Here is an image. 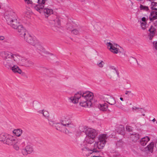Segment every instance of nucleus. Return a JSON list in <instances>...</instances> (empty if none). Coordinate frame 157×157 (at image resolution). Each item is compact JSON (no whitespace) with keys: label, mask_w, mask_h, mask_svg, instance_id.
<instances>
[{"label":"nucleus","mask_w":157,"mask_h":157,"mask_svg":"<svg viewBox=\"0 0 157 157\" xmlns=\"http://www.w3.org/2000/svg\"><path fill=\"white\" fill-rule=\"evenodd\" d=\"M93 93L89 91L82 92L79 91L77 92L73 97L70 98L71 102L76 104L79 101L80 106L84 107H89L92 105V101L93 98Z\"/></svg>","instance_id":"1"},{"label":"nucleus","mask_w":157,"mask_h":157,"mask_svg":"<svg viewBox=\"0 0 157 157\" xmlns=\"http://www.w3.org/2000/svg\"><path fill=\"white\" fill-rule=\"evenodd\" d=\"M0 56L3 58V65L7 68L10 69L15 73L21 74V70L17 65V63L4 53V51L0 53Z\"/></svg>","instance_id":"2"},{"label":"nucleus","mask_w":157,"mask_h":157,"mask_svg":"<svg viewBox=\"0 0 157 157\" xmlns=\"http://www.w3.org/2000/svg\"><path fill=\"white\" fill-rule=\"evenodd\" d=\"M0 141L10 146L13 145L17 143V140L14 137L4 133H2L0 134Z\"/></svg>","instance_id":"3"},{"label":"nucleus","mask_w":157,"mask_h":157,"mask_svg":"<svg viewBox=\"0 0 157 157\" xmlns=\"http://www.w3.org/2000/svg\"><path fill=\"white\" fill-rule=\"evenodd\" d=\"M4 53L10 58H12L17 64L24 66L26 61H27V59L26 58L22 57L18 54L13 53L9 52L4 51Z\"/></svg>","instance_id":"4"},{"label":"nucleus","mask_w":157,"mask_h":157,"mask_svg":"<svg viewBox=\"0 0 157 157\" xmlns=\"http://www.w3.org/2000/svg\"><path fill=\"white\" fill-rule=\"evenodd\" d=\"M49 23L53 25L54 27L52 28V29L55 31L57 30L55 29V27L58 28L60 27V19L59 17L57 16L53 15L50 20L49 21Z\"/></svg>","instance_id":"5"},{"label":"nucleus","mask_w":157,"mask_h":157,"mask_svg":"<svg viewBox=\"0 0 157 157\" xmlns=\"http://www.w3.org/2000/svg\"><path fill=\"white\" fill-rule=\"evenodd\" d=\"M106 134L101 135L98 137V141L97 143V145L99 149H102L104 147L107 139Z\"/></svg>","instance_id":"6"},{"label":"nucleus","mask_w":157,"mask_h":157,"mask_svg":"<svg viewBox=\"0 0 157 157\" xmlns=\"http://www.w3.org/2000/svg\"><path fill=\"white\" fill-rule=\"evenodd\" d=\"M106 44L107 48L113 53L117 54L120 52V50L118 48L119 46L117 44L107 42L106 43Z\"/></svg>","instance_id":"7"},{"label":"nucleus","mask_w":157,"mask_h":157,"mask_svg":"<svg viewBox=\"0 0 157 157\" xmlns=\"http://www.w3.org/2000/svg\"><path fill=\"white\" fill-rule=\"evenodd\" d=\"M107 73L108 75H115L116 74L117 76V78H120L118 71L114 66H109V68L107 70Z\"/></svg>","instance_id":"8"},{"label":"nucleus","mask_w":157,"mask_h":157,"mask_svg":"<svg viewBox=\"0 0 157 157\" xmlns=\"http://www.w3.org/2000/svg\"><path fill=\"white\" fill-rule=\"evenodd\" d=\"M22 37L24 38L26 42L33 46L34 45L35 43L37 41L34 37L32 36L27 33Z\"/></svg>","instance_id":"9"},{"label":"nucleus","mask_w":157,"mask_h":157,"mask_svg":"<svg viewBox=\"0 0 157 157\" xmlns=\"http://www.w3.org/2000/svg\"><path fill=\"white\" fill-rule=\"evenodd\" d=\"M71 27H68L67 29L71 30V33L75 35H78L80 34V33L82 31L81 28L80 27H78V25L72 23L71 24Z\"/></svg>","instance_id":"10"},{"label":"nucleus","mask_w":157,"mask_h":157,"mask_svg":"<svg viewBox=\"0 0 157 157\" xmlns=\"http://www.w3.org/2000/svg\"><path fill=\"white\" fill-rule=\"evenodd\" d=\"M157 29V20L154 23L153 26H151L148 31L150 32L149 34V39L151 40L155 36Z\"/></svg>","instance_id":"11"},{"label":"nucleus","mask_w":157,"mask_h":157,"mask_svg":"<svg viewBox=\"0 0 157 157\" xmlns=\"http://www.w3.org/2000/svg\"><path fill=\"white\" fill-rule=\"evenodd\" d=\"M16 14L15 13L12 11H9L6 13H5V18L6 21L7 22L8 24L12 20L15 19V18Z\"/></svg>","instance_id":"12"},{"label":"nucleus","mask_w":157,"mask_h":157,"mask_svg":"<svg viewBox=\"0 0 157 157\" xmlns=\"http://www.w3.org/2000/svg\"><path fill=\"white\" fill-rule=\"evenodd\" d=\"M46 1L47 0H38V4L34 6V9L40 13H41L44 7V4Z\"/></svg>","instance_id":"13"},{"label":"nucleus","mask_w":157,"mask_h":157,"mask_svg":"<svg viewBox=\"0 0 157 157\" xmlns=\"http://www.w3.org/2000/svg\"><path fill=\"white\" fill-rule=\"evenodd\" d=\"M85 134L87 136L95 138L97 135L98 133L95 129L92 128H88L85 131Z\"/></svg>","instance_id":"14"},{"label":"nucleus","mask_w":157,"mask_h":157,"mask_svg":"<svg viewBox=\"0 0 157 157\" xmlns=\"http://www.w3.org/2000/svg\"><path fill=\"white\" fill-rule=\"evenodd\" d=\"M33 151V148L32 147L31 145H28L22 150L21 152L24 156H26L28 154L32 153Z\"/></svg>","instance_id":"15"},{"label":"nucleus","mask_w":157,"mask_h":157,"mask_svg":"<svg viewBox=\"0 0 157 157\" xmlns=\"http://www.w3.org/2000/svg\"><path fill=\"white\" fill-rule=\"evenodd\" d=\"M8 24L10 25L13 28L15 29H17V27L21 24V23L19 22V20L16 18L15 17V19L12 20L11 21L8 23Z\"/></svg>","instance_id":"16"},{"label":"nucleus","mask_w":157,"mask_h":157,"mask_svg":"<svg viewBox=\"0 0 157 157\" xmlns=\"http://www.w3.org/2000/svg\"><path fill=\"white\" fill-rule=\"evenodd\" d=\"M17 29L19 35L21 37H23L26 33L25 29L21 24L17 27V29Z\"/></svg>","instance_id":"17"},{"label":"nucleus","mask_w":157,"mask_h":157,"mask_svg":"<svg viewBox=\"0 0 157 157\" xmlns=\"http://www.w3.org/2000/svg\"><path fill=\"white\" fill-rule=\"evenodd\" d=\"M154 146V142H151L144 148V151L147 154L152 153L153 151Z\"/></svg>","instance_id":"18"},{"label":"nucleus","mask_w":157,"mask_h":157,"mask_svg":"<svg viewBox=\"0 0 157 157\" xmlns=\"http://www.w3.org/2000/svg\"><path fill=\"white\" fill-rule=\"evenodd\" d=\"M33 46L35 47L36 51L40 54L41 53L42 51H44V48L42 46L41 43L37 41L35 43L34 45Z\"/></svg>","instance_id":"19"},{"label":"nucleus","mask_w":157,"mask_h":157,"mask_svg":"<svg viewBox=\"0 0 157 157\" xmlns=\"http://www.w3.org/2000/svg\"><path fill=\"white\" fill-rule=\"evenodd\" d=\"M106 96L107 97H105V98H107V101L106 100V99H105V100L107 103L112 105L116 104V101L113 98L109 95H107Z\"/></svg>","instance_id":"20"},{"label":"nucleus","mask_w":157,"mask_h":157,"mask_svg":"<svg viewBox=\"0 0 157 157\" xmlns=\"http://www.w3.org/2000/svg\"><path fill=\"white\" fill-rule=\"evenodd\" d=\"M140 137V135L138 133H134L131 134L130 136V140L134 142H136Z\"/></svg>","instance_id":"21"},{"label":"nucleus","mask_w":157,"mask_h":157,"mask_svg":"<svg viewBox=\"0 0 157 157\" xmlns=\"http://www.w3.org/2000/svg\"><path fill=\"white\" fill-rule=\"evenodd\" d=\"M98 108L100 110L104 111H106L108 108V104L106 103L99 104Z\"/></svg>","instance_id":"22"},{"label":"nucleus","mask_w":157,"mask_h":157,"mask_svg":"<svg viewBox=\"0 0 157 157\" xmlns=\"http://www.w3.org/2000/svg\"><path fill=\"white\" fill-rule=\"evenodd\" d=\"M150 140V138L148 136H147L142 138L140 140L141 145L143 146L145 145Z\"/></svg>","instance_id":"23"},{"label":"nucleus","mask_w":157,"mask_h":157,"mask_svg":"<svg viewBox=\"0 0 157 157\" xmlns=\"http://www.w3.org/2000/svg\"><path fill=\"white\" fill-rule=\"evenodd\" d=\"M157 19V11H153L151 13L149 16L150 20L152 21Z\"/></svg>","instance_id":"24"},{"label":"nucleus","mask_w":157,"mask_h":157,"mask_svg":"<svg viewBox=\"0 0 157 157\" xmlns=\"http://www.w3.org/2000/svg\"><path fill=\"white\" fill-rule=\"evenodd\" d=\"M44 12L46 17H48L49 15L53 13V10L48 8H45L44 10Z\"/></svg>","instance_id":"25"},{"label":"nucleus","mask_w":157,"mask_h":157,"mask_svg":"<svg viewBox=\"0 0 157 157\" xmlns=\"http://www.w3.org/2000/svg\"><path fill=\"white\" fill-rule=\"evenodd\" d=\"M117 132L120 134L122 135H124V128L122 125H120L117 128Z\"/></svg>","instance_id":"26"},{"label":"nucleus","mask_w":157,"mask_h":157,"mask_svg":"<svg viewBox=\"0 0 157 157\" xmlns=\"http://www.w3.org/2000/svg\"><path fill=\"white\" fill-rule=\"evenodd\" d=\"M13 133L17 136H20L22 133V131L21 129H14L13 131Z\"/></svg>","instance_id":"27"},{"label":"nucleus","mask_w":157,"mask_h":157,"mask_svg":"<svg viewBox=\"0 0 157 157\" xmlns=\"http://www.w3.org/2000/svg\"><path fill=\"white\" fill-rule=\"evenodd\" d=\"M94 138H92V137L86 136L85 138V141L86 143L88 144H91L94 142Z\"/></svg>","instance_id":"28"},{"label":"nucleus","mask_w":157,"mask_h":157,"mask_svg":"<svg viewBox=\"0 0 157 157\" xmlns=\"http://www.w3.org/2000/svg\"><path fill=\"white\" fill-rule=\"evenodd\" d=\"M40 54H41L42 56L45 57H49L51 56H53V54L50 53L48 51H45L44 49V51H42L41 53Z\"/></svg>","instance_id":"29"},{"label":"nucleus","mask_w":157,"mask_h":157,"mask_svg":"<svg viewBox=\"0 0 157 157\" xmlns=\"http://www.w3.org/2000/svg\"><path fill=\"white\" fill-rule=\"evenodd\" d=\"M37 112L39 113H42L43 115L46 118L48 117L49 116L48 112L46 111H44V110L38 111Z\"/></svg>","instance_id":"30"},{"label":"nucleus","mask_w":157,"mask_h":157,"mask_svg":"<svg viewBox=\"0 0 157 157\" xmlns=\"http://www.w3.org/2000/svg\"><path fill=\"white\" fill-rule=\"evenodd\" d=\"M27 135L26 133H23L22 136V138L19 139V142L21 144H23L24 145H25V141L27 138Z\"/></svg>","instance_id":"31"},{"label":"nucleus","mask_w":157,"mask_h":157,"mask_svg":"<svg viewBox=\"0 0 157 157\" xmlns=\"http://www.w3.org/2000/svg\"><path fill=\"white\" fill-rule=\"evenodd\" d=\"M55 127L57 130L61 131V130H62V129H63V126L62 123H56V124H55Z\"/></svg>","instance_id":"32"},{"label":"nucleus","mask_w":157,"mask_h":157,"mask_svg":"<svg viewBox=\"0 0 157 157\" xmlns=\"http://www.w3.org/2000/svg\"><path fill=\"white\" fill-rule=\"evenodd\" d=\"M124 144V142L123 141L122 139H121L117 142L116 146L117 147H122Z\"/></svg>","instance_id":"33"},{"label":"nucleus","mask_w":157,"mask_h":157,"mask_svg":"<svg viewBox=\"0 0 157 157\" xmlns=\"http://www.w3.org/2000/svg\"><path fill=\"white\" fill-rule=\"evenodd\" d=\"M151 8L152 10H157V3L151 2Z\"/></svg>","instance_id":"34"},{"label":"nucleus","mask_w":157,"mask_h":157,"mask_svg":"<svg viewBox=\"0 0 157 157\" xmlns=\"http://www.w3.org/2000/svg\"><path fill=\"white\" fill-rule=\"evenodd\" d=\"M33 64V63L32 61L29 60H28L27 59V61H26L24 66L26 67H29L32 66Z\"/></svg>","instance_id":"35"},{"label":"nucleus","mask_w":157,"mask_h":157,"mask_svg":"<svg viewBox=\"0 0 157 157\" xmlns=\"http://www.w3.org/2000/svg\"><path fill=\"white\" fill-rule=\"evenodd\" d=\"M105 64V63L103 61L101 60L100 62L97 63V65L98 67L102 68L104 67Z\"/></svg>","instance_id":"36"},{"label":"nucleus","mask_w":157,"mask_h":157,"mask_svg":"<svg viewBox=\"0 0 157 157\" xmlns=\"http://www.w3.org/2000/svg\"><path fill=\"white\" fill-rule=\"evenodd\" d=\"M70 120H68L67 121H63L61 122L63 124V126H66L67 125L68 126L69 125Z\"/></svg>","instance_id":"37"},{"label":"nucleus","mask_w":157,"mask_h":157,"mask_svg":"<svg viewBox=\"0 0 157 157\" xmlns=\"http://www.w3.org/2000/svg\"><path fill=\"white\" fill-rule=\"evenodd\" d=\"M79 130L81 132H85V131L87 130V129H86V128H85V127L84 126H80L79 128Z\"/></svg>","instance_id":"38"},{"label":"nucleus","mask_w":157,"mask_h":157,"mask_svg":"<svg viewBox=\"0 0 157 157\" xmlns=\"http://www.w3.org/2000/svg\"><path fill=\"white\" fill-rule=\"evenodd\" d=\"M140 8L141 10L147 11L148 10V8L147 6H144L141 5H140Z\"/></svg>","instance_id":"39"},{"label":"nucleus","mask_w":157,"mask_h":157,"mask_svg":"<svg viewBox=\"0 0 157 157\" xmlns=\"http://www.w3.org/2000/svg\"><path fill=\"white\" fill-rule=\"evenodd\" d=\"M61 132L67 134L70 133L69 131L64 127H63V129H62Z\"/></svg>","instance_id":"40"},{"label":"nucleus","mask_w":157,"mask_h":157,"mask_svg":"<svg viewBox=\"0 0 157 157\" xmlns=\"http://www.w3.org/2000/svg\"><path fill=\"white\" fill-rule=\"evenodd\" d=\"M90 151H92L90 153V156H93V155H94L93 154H95V153L98 152L97 151V150L96 149H93V150H90Z\"/></svg>","instance_id":"41"},{"label":"nucleus","mask_w":157,"mask_h":157,"mask_svg":"<svg viewBox=\"0 0 157 157\" xmlns=\"http://www.w3.org/2000/svg\"><path fill=\"white\" fill-rule=\"evenodd\" d=\"M140 23L142 29L143 30H144L146 28V22H140Z\"/></svg>","instance_id":"42"},{"label":"nucleus","mask_w":157,"mask_h":157,"mask_svg":"<svg viewBox=\"0 0 157 157\" xmlns=\"http://www.w3.org/2000/svg\"><path fill=\"white\" fill-rule=\"evenodd\" d=\"M125 94L126 95H128V96H129V97H132L133 95L130 91H126Z\"/></svg>","instance_id":"43"},{"label":"nucleus","mask_w":157,"mask_h":157,"mask_svg":"<svg viewBox=\"0 0 157 157\" xmlns=\"http://www.w3.org/2000/svg\"><path fill=\"white\" fill-rule=\"evenodd\" d=\"M49 124L51 126H52L55 127V124L56 123H54V121L51 120L49 121Z\"/></svg>","instance_id":"44"},{"label":"nucleus","mask_w":157,"mask_h":157,"mask_svg":"<svg viewBox=\"0 0 157 157\" xmlns=\"http://www.w3.org/2000/svg\"><path fill=\"white\" fill-rule=\"evenodd\" d=\"M16 144H14L13 145V147L14 149H15L17 151L19 149V146Z\"/></svg>","instance_id":"45"},{"label":"nucleus","mask_w":157,"mask_h":157,"mask_svg":"<svg viewBox=\"0 0 157 157\" xmlns=\"http://www.w3.org/2000/svg\"><path fill=\"white\" fill-rule=\"evenodd\" d=\"M25 2L28 4H32V2L30 0H24Z\"/></svg>","instance_id":"46"},{"label":"nucleus","mask_w":157,"mask_h":157,"mask_svg":"<svg viewBox=\"0 0 157 157\" xmlns=\"http://www.w3.org/2000/svg\"><path fill=\"white\" fill-rule=\"evenodd\" d=\"M126 129L127 131L128 132H130L131 131L130 127L129 126H126Z\"/></svg>","instance_id":"47"},{"label":"nucleus","mask_w":157,"mask_h":157,"mask_svg":"<svg viewBox=\"0 0 157 157\" xmlns=\"http://www.w3.org/2000/svg\"><path fill=\"white\" fill-rule=\"evenodd\" d=\"M153 44L154 47L157 50V41L155 43H154Z\"/></svg>","instance_id":"48"},{"label":"nucleus","mask_w":157,"mask_h":157,"mask_svg":"<svg viewBox=\"0 0 157 157\" xmlns=\"http://www.w3.org/2000/svg\"><path fill=\"white\" fill-rule=\"evenodd\" d=\"M136 127H139L140 126H141V125L140 123H138L136 124Z\"/></svg>","instance_id":"49"},{"label":"nucleus","mask_w":157,"mask_h":157,"mask_svg":"<svg viewBox=\"0 0 157 157\" xmlns=\"http://www.w3.org/2000/svg\"><path fill=\"white\" fill-rule=\"evenodd\" d=\"M89 157H101L99 156V154H98V153L96 155H93V156H90Z\"/></svg>","instance_id":"50"},{"label":"nucleus","mask_w":157,"mask_h":157,"mask_svg":"<svg viewBox=\"0 0 157 157\" xmlns=\"http://www.w3.org/2000/svg\"><path fill=\"white\" fill-rule=\"evenodd\" d=\"M5 39V37L3 36H0V40H3Z\"/></svg>","instance_id":"51"},{"label":"nucleus","mask_w":157,"mask_h":157,"mask_svg":"<svg viewBox=\"0 0 157 157\" xmlns=\"http://www.w3.org/2000/svg\"><path fill=\"white\" fill-rule=\"evenodd\" d=\"M145 17H143L142 18V21H143V22H146V19Z\"/></svg>","instance_id":"52"},{"label":"nucleus","mask_w":157,"mask_h":157,"mask_svg":"<svg viewBox=\"0 0 157 157\" xmlns=\"http://www.w3.org/2000/svg\"><path fill=\"white\" fill-rule=\"evenodd\" d=\"M88 148L87 147H85L84 148H82V151H85V150H88Z\"/></svg>","instance_id":"53"},{"label":"nucleus","mask_w":157,"mask_h":157,"mask_svg":"<svg viewBox=\"0 0 157 157\" xmlns=\"http://www.w3.org/2000/svg\"><path fill=\"white\" fill-rule=\"evenodd\" d=\"M152 121L153 122H155V121H156V120L155 118H154L152 120Z\"/></svg>","instance_id":"54"},{"label":"nucleus","mask_w":157,"mask_h":157,"mask_svg":"<svg viewBox=\"0 0 157 157\" xmlns=\"http://www.w3.org/2000/svg\"><path fill=\"white\" fill-rule=\"evenodd\" d=\"M120 99L121 101H123V98H121V97L120 98Z\"/></svg>","instance_id":"55"},{"label":"nucleus","mask_w":157,"mask_h":157,"mask_svg":"<svg viewBox=\"0 0 157 157\" xmlns=\"http://www.w3.org/2000/svg\"><path fill=\"white\" fill-rule=\"evenodd\" d=\"M140 109V108H139L135 107V109Z\"/></svg>","instance_id":"56"},{"label":"nucleus","mask_w":157,"mask_h":157,"mask_svg":"<svg viewBox=\"0 0 157 157\" xmlns=\"http://www.w3.org/2000/svg\"><path fill=\"white\" fill-rule=\"evenodd\" d=\"M116 107H118V106L117 105H116Z\"/></svg>","instance_id":"57"},{"label":"nucleus","mask_w":157,"mask_h":157,"mask_svg":"<svg viewBox=\"0 0 157 157\" xmlns=\"http://www.w3.org/2000/svg\"><path fill=\"white\" fill-rule=\"evenodd\" d=\"M156 124H157V121H156Z\"/></svg>","instance_id":"58"}]
</instances>
